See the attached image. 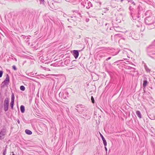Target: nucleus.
<instances>
[{
    "label": "nucleus",
    "instance_id": "f257e3e1",
    "mask_svg": "<svg viewBox=\"0 0 155 155\" xmlns=\"http://www.w3.org/2000/svg\"><path fill=\"white\" fill-rule=\"evenodd\" d=\"M8 104L9 99L8 98H5L4 103V110L5 111L8 110Z\"/></svg>",
    "mask_w": 155,
    "mask_h": 155
},
{
    "label": "nucleus",
    "instance_id": "f03ea898",
    "mask_svg": "<svg viewBox=\"0 0 155 155\" xmlns=\"http://www.w3.org/2000/svg\"><path fill=\"white\" fill-rule=\"evenodd\" d=\"M9 77L8 74L7 75L6 77L5 80L3 82L4 84L5 85L8 84L9 82Z\"/></svg>",
    "mask_w": 155,
    "mask_h": 155
},
{
    "label": "nucleus",
    "instance_id": "7ed1b4c3",
    "mask_svg": "<svg viewBox=\"0 0 155 155\" xmlns=\"http://www.w3.org/2000/svg\"><path fill=\"white\" fill-rule=\"evenodd\" d=\"M73 55L75 58L76 59L78 56L79 52L78 50H74L73 51Z\"/></svg>",
    "mask_w": 155,
    "mask_h": 155
},
{
    "label": "nucleus",
    "instance_id": "20e7f679",
    "mask_svg": "<svg viewBox=\"0 0 155 155\" xmlns=\"http://www.w3.org/2000/svg\"><path fill=\"white\" fill-rule=\"evenodd\" d=\"M6 134L5 131L4 129L1 130L0 132V138L3 137Z\"/></svg>",
    "mask_w": 155,
    "mask_h": 155
},
{
    "label": "nucleus",
    "instance_id": "39448f33",
    "mask_svg": "<svg viewBox=\"0 0 155 155\" xmlns=\"http://www.w3.org/2000/svg\"><path fill=\"white\" fill-rule=\"evenodd\" d=\"M20 110L22 113H24L25 111V107L23 105H21L20 107Z\"/></svg>",
    "mask_w": 155,
    "mask_h": 155
},
{
    "label": "nucleus",
    "instance_id": "423d86ee",
    "mask_svg": "<svg viewBox=\"0 0 155 155\" xmlns=\"http://www.w3.org/2000/svg\"><path fill=\"white\" fill-rule=\"evenodd\" d=\"M136 114L138 117L140 118H141V115L140 112L139 111H137Z\"/></svg>",
    "mask_w": 155,
    "mask_h": 155
},
{
    "label": "nucleus",
    "instance_id": "0eeeda50",
    "mask_svg": "<svg viewBox=\"0 0 155 155\" xmlns=\"http://www.w3.org/2000/svg\"><path fill=\"white\" fill-rule=\"evenodd\" d=\"M25 133L28 135H31L32 134V132L29 130H25Z\"/></svg>",
    "mask_w": 155,
    "mask_h": 155
},
{
    "label": "nucleus",
    "instance_id": "6e6552de",
    "mask_svg": "<svg viewBox=\"0 0 155 155\" xmlns=\"http://www.w3.org/2000/svg\"><path fill=\"white\" fill-rule=\"evenodd\" d=\"M147 82L146 80H144L143 81V86L144 87H145L146 86L147 84Z\"/></svg>",
    "mask_w": 155,
    "mask_h": 155
},
{
    "label": "nucleus",
    "instance_id": "1a4fd4ad",
    "mask_svg": "<svg viewBox=\"0 0 155 155\" xmlns=\"http://www.w3.org/2000/svg\"><path fill=\"white\" fill-rule=\"evenodd\" d=\"M20 89L21 91H24L25 89V88L24 86H21L20 87Z\"/></svg>",
    "mask_w": 155,
    "mask_h": 155
},
{
    "label": "nucleus",
    "instance_id": "9d476101",
    "mask_svg": "<svg viewBox=\"0 0 155 155\" xmlns=\"http://www.w3.org/2000/svg\"><path fill=\"white\" fill-rule=\"evenodd\" d=\"M103 141V143H104V144L105 146H106L107 145V142L105 139L102 140Z\"/></svg>",
    "mask_w": 155,
    "mask_h": 155
},
{
    "label": "nucleus",
    "instance_id": "9b49d317",
    "mask_svg": "<svg viewBox=\"0 0 155 155\" xmlns=\"http://www.w3.org/2000/svg\"><path fill=\"white\" fill-rule=\"evenodd\" d=\"M15 97L14 94H13L12 96L11 101H14Z\"/></svg>",
    "mask_w": 155,
    "mask_h": 155
},
{
    "label": "nucleus",
    "instance_id": "f8f14e48",
    "mask_svg": "<svg viewBox=\"0 0 155 155\" xmlns=\"http://www.w3.org/2000/svg\"><path fill=\"white\" fill-rule=\"evenodd\" d=\"M14 104V101H11L10 103V105L12 109L13 108Z\"/></svg>",
    "mask_w": 155,
    "mask_h": 155
},
{
    "label": "nucleus",
    "instance_id": "ddd939ff",
    "mask_svg": "<svg viewBox=\"0 0 155 155\" xmlns=\"http://www.w3.org/2000/svg\"><path fill=\"white\" fill-rule=\"evenodd\" d=\"M91 99L92 101V102L93 103H94V100L93 97L92 96L91 97Z\"/></svg>",
    "mask_w": 155,
    "mask_h": 155
},
{
    "label": "nucleus",
    "instance_id": "4468645a",
    "mask_svg": "<svg viewBox=\"0 0 155 155\" xmlns=\"http://www.w3.org/2000/svg\"><path fill=\"white\" fill-rule=\"evenodd\" d=\"M3 72L2 71H0V77L1 78L2 76Z\"/></svg>",
    "mask_w": 155,
    "mask_h": 155
},
{
    "label": "nucleus",
    "instance_id": "2eb2a0df",
    "mask_svg": "<svg viewBox=\"0 0 155 155\" xmlns=\"http://www.w3.org/2000/svg\"><path fill=\"white\" fill-rule=\"evenodd\" d=\"M100 136H101V137L102 138V140H103L105 139V138H104V137L103 136V135L102 134H101L100 133Z\"/></svg>",
    "mask_w": 155,
    "mask_h": 155
},
{
    "label": "nucleus",
    "instance_id": "dca6fc26",
    "mask_svg": "<svg viewBox=\"0 0 155 155\" xmlns=\"http://www.w3.org/2000/svg\"><path fill=\"white\" fill-rule=\"evenodd\" d=\"M12 68L14 70H16V68L15 66H13Z\"/></svg>",
    "mask_w": 155,
    "mask_h": 155
},
{
    "label": "nucleus",
    "instance_id": "f3484780",
    "mask_svg": "<svg viewBox=\"0 0 155 155\" xmlns=\"http://www.w3.org/2000/svg\"><path fill=\"white\" fill-rule=\"evenodd\" d=\"M105 150L106 151H107V147H106V146L105 147Z\"/></svg>",
    "mask_w": 155,
    "mask_h": 155
},
{
    "label": "nucleus",
    "instance_id": "a211bd4d",
    "mask_svg": "<svg viewBox=\"0 0 155 155\" xmlns=\"http://www.w3.org/2000/svg\"><path fill=\"white\" fill-rule=\"evenodd\" d=\"M18 124H19V123H20V121H19V120H18Z\"/></svg>",
    "mask_w": 155,
    "mask_h": 155
},
{
    "label": "nucleus",
    "instance_id": "6ab92c4d",
    "mask_svg": "<svg viewBox=\"0 0 155 155\" xmlns=\"http://www.w3.org/2000/svg\"><path fill=\"white\" fill-rule=\"evenodd\" d=\"M110 58H108V59H110Z\"/></svg>",
    "mask_w": 155,
    "mask_h": 155
},
{
    "label": "nucleus",
    "instance_id": "aec40b11",
    "mask_svg": "<svg viewBox=\"0 0 155 155\" xmlns=\"http://www.w3.org/2000/svg\"><path fill=\"white\" fill-rule=\"evenodd\" d=\"M123 0H121V2H122Z\"/></svg>",
    "mask_w": 155,
    "mask_h": 155
}]
</instances>
